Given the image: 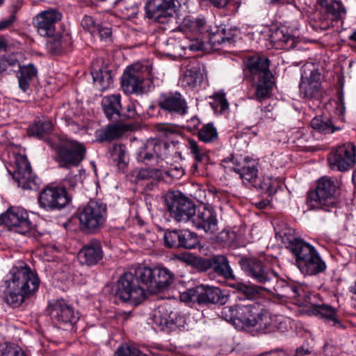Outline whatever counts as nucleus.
Returning <instances> with one entry per match:
<instances>
[{"mask_svg":"<svg viewBox=\"0 0 356 356\" xmlns=\"http://www.w3.org/2000/svg\"><path fill=\"white\" fill-rule=\"evenodd\" d=\"M193 264L199 271L206 272L212 269V257L209 258L195 257L193 259Z\"/></svg>","mask_w":356,"mask_h":356,"instance_id":"obj_49","label":"nucleus"},{"mask_svg":"<svg viewBox=\"0 0 356 356\" xmlns=\"http://www.w3.org/2000/svg\"><path fill=\"white\" fill-rule=\"evenodd\" d=\"M0 226L10 231L36 238L38 232L28 213L21 207H11L0 214Z\"/></svg>","mask_w":356,"mask_h":356,"instance_id":"obj_6","label":"nucleus"},{"mask_svg":"<svg viewBox=\"0 0 356 356\" xmlns=\"http://www.w3.org/2000/svg\"><path fill=\"white\" fill-rule=\"evenodd\" d=\"M272 39L276 42H282L287 43L290 40H293L292 36L289 33L288 30L285 28L277 29L271 35Z\"/></svg>","mask_w":356,"mask_h":356,"instance_id":"obj_50","label":"nucleus"},{"mask_svg":"<svg viewBox=\"0 0 356 356\" xmlns=\"http://www.w3.org/2000/svg\"><path fill=\"white\" fill-rule=\"evenodd\" d=\"M333 20L321 8L314 13L311 26L316 32L326 31L333 26Z\"/></svg>","mask_w":356,"mask_h":356,"instance_id":"obj_34","label":"nucleus"},{"mask_svg":"<svg viewBox=\"0 0 356 356\" xmlns=\"http://www.w3.org/2000/svg\"><path fill=\"white\" fill-rule=\"evenodd\" d=\"M356 161V146L354 143H347L338 147L328 156L330 166L339 171H347Z\"/></svg>","mask_w":356,"mask_h":356,"instance_id":"obj_14","label":"nucleus"},{"mask_svg":"<svg viewBox=\"0 0 356 356\" xmlns=\"http://www.w3.org/2000/svg\"><path fill=\"white\" fill-rule=\"evenodd\" d=\"M159 131L163 133L165 135L173 134L175 131V127L171 124H161L157 127Z\"/></svg>","mask_w":356,"mask_h":356,"instance_id":"obj_62","label":"nucleus"},{"mask_svg":"<svg viewBox=\"0 0 356 356\" xmlns=\"http://www.w3.org/2000/svg\"><path fill=\"white\" fill-rule=\"evenodd\" d=\"M199 243V239L197 234L189 231L188 229H183L182 242L181 248L193 249L197 247Z\"/></svg>","mask_w":356,"mask_h":356,"instance_id":"obj_45","label":"nucleus"},{"mask_svg":"<svg viewBox=\"0 0 356 356\" xmlns=\"http://www.w3.org/2000/svg\"><path fill=\"white\" fill-rule=\"evenodd\" d=\"M322 9L334 22L341 19L346 14V8L342 3L336 0L330 1V3Z\"/></svg>","mask_w":356,"mask_h":356,"instance_id":"obj_37","label":"nucleus"},{"mask_svg":"<svg viewBox=\"0 0 356 356\" xmlns=\"http://www.w3.org/2000/svg\"><path fill=\"white\" fill-rule=\"evenodd\" d=\"M127 127L124 124H111L106 127L104 131V136L107 140H113L122 136L127 131Z\"/></svg>","mask_w":356,"mask_h":356,"instance_id":"obj_44","label":"nucleus"},{"mask_svg":"<svg viewBox=\"0 0 356 356\" xmlns=\"http://www.w3.org/2000/svg\"><path fill=\"white\" fill-rule=\"evenodd\" d=\"M93 35H97L101 40H107L111 35V30L109 27L98 24L95 33Z\"/></svg>","mask_w":356,"mask_h":356,"instance_id":"obj_56","label":"nucleus"},{"mask_svg":"<svg viewBox=\"0 0 356 356\" xmlns=\"http://www.w3.org/2000/svg\"><path fill=\"white\" fill-rule=\"evenodd\" d=\"M79 228L85 233L97 232L104 227L107 218L106 204L99 200H90L77 210Z\"/></svg>","mask_w":356,"mask_h":356,"instance_id":"obj_5","label":"nucleus"},{"mask_svg":"<svg viewBox=\"0 0 356 356\" xmlns=\"http://www.w3.org/2000/svg\"><path fill=\"white\" fill-rule=\"evenodd\" d=\"M289 287L290 289L289 293L286 298H295L300 296V291H302L300 287L296 286L294 284H289Z\"/></svg>","mask_w":356,"mask_h":356,"instance_id":"obj_64","label":"nucleus"},{"mask_svg":"<svg viewBox=\"0 0 356 356\" xmlns=\"http://www.w3.org/2000/svg\"><path fill=\"white\" fill-rule=\"evenodd\" d=\"M55 152V161L59 167L70 168L79 165L85 158L86 149L76 140L66 139L56 145Z\"/></svg>","mask_w":356,"mask_h":356,"instance_id":"obj_9","label":"nucleus"},{"mask_svg":"<svg viewBox=\"0 0 356 356\" xmlns=\"http://www.w3.org/2000/svg\"><path fill=\"white\" fill-rule=\"evenodd\" d=\"M186 25L188 26L192 31L197 33L198 32H200L202 29L204 27V21L203 19H198L186 22Z\"/></svg>","mask_w":356,"mask_h":356,"instance_id":"obj_57","label":"nucleus"},{"mask_svg":"<svg viewBox=\"0 0 356 356\" xmlns=\"http://www.w3.org/2000/svg\"><path fill=\"white\" fill-rule=\"evenodd\" d=\"M134 173L136 174V179L137 181L159 180L162 178L161 170L156 168H141L136 170Z\"/></svg>","mask_w":356,"mask_h":356,"instance_id":"obj_43","label":"nucleus"},{"mask_svg":"<svg viewBox=\"0 0 356 356\" xmlns=\"http://www.w3.org/2000/svg\"><path fill=\"white\" fill-rule=\"evenodd\" d=\"M245 273L262 286H271L277 280V273L257 259L243 258L239 261Z\"/></svg>","mask_w":356,"mask_h":356,"instance_id":"obj_11","label":"nucleus"},{"mask_svg":"<svg viewBox=\"0 0 356 356\" xmlns=\"http://www.w3.org/2000/svg\"><path fill=\"white\" fill-rule=\"evenodd\" d=\"M143 67L135 64L128 67L122 75L121 83L123 90L127 94H143L147 92Z\"/></svg>","mask_w":356,"mask_h":356,"instance_id":"obj_13","label":"nucleus"},{"mask_svg":"<svg viewBox=\"0 0 356 356\" xmlns=\"http://www.w3.org/2000/svg\"><path fill=\"white\" fill-rule=\"evenodd\" d=\"M264 334L271 333L277 330H283L282 317L272 316L267 312L257 313L251 327Z\"/></svg>","mask_w":356,"mask_h":356,"instance_id":"obj_22","label":"nucleus"},{"mask_svg":"<svg viewBox=\"0 0 356 356\" xmlns=\"http://www.w3.org/2000/svg\"><path fill=\"white\" fill-rule=\"evenodd\" d=\"M52 123L49 120L38 121L34 123L29 128V134L39 138L44 137L51 133Z\"/></svg>","mask_w":356,"mask_h":356,"instance_id":"obj_40","label":"nucleus"},{"mask_svg":"<svg viewBox=\"0 0 356 356\" xmlns=\"http://www.w3.org/2000/svg\"><path fill=\"white\" fill-rule=\"evenodd\" d=\"M202 80V74L197 63H195L187 68L179 79L181 86L186 88H194Z\"/></svg>","mask_w":356,"mask_h":356,"instance_id":"obj_30","label":"nucleus"},{"mask_svg":"<svg viewBox=\"0 0 356 356\" xmlns=\"http://www.w3.org/2000/svg\"><path fill=\"white\" fill-rule=\"evenodd\" d=\"M275 229V236L282 243L288 244L300 272L307 275H316L324 272L327 266L316 248L303 239L294 236L293 229L285 226Z\"/></svg>","mask_w":356,"mask_h":356,"instance_id":"obj_1","label":"nucleus"},{"mask_svg":"<svg viewBox=\"0 0 356 356\" xmlns=\"http://www.w3.org/2000/svg\"><path fill=\"white\" fill-rule=\"evenodd\" d=\"M6 282L10 289L7 302L13 307L20 305L25 297L35 293L40 285L37 273L27 266L13 268Z\"/></svg>","mask_w":356,"mask_h":356,"instance_id":"obj_3","label":"nucleus"},{"mask_svg":"<svg viewBox=\"0 0 356 356\" xmlns=\"http://www.w3.org/2000/svg\"><path fill=\"white\" fill-rule=\"evenodd\" d=\"M13 178L24 190H36L38 187V179L32 172L26 156H19L16 159Z\"/></svg>","mask_w":356,"mask_h":356,"instance_id":"obj_16","label":"nucleus"},{"mask_svg":"<svg viewBox=\"0 0 356 356\" xmlns=\"http://www.w3.org/2000/svg\"><path fill=\"white\" fill-rule=\"evenodd\" d=\"M70 201L64 188L47 187L39 195L38 203L46 211L60 209Z\"/></svg>","mask_w":356,"mask_h":356,"instance_id":"obj_15","label":"nucleus"},{"mask_svg":"<svg viewBox=\"0 0 356 356\" xmlns=\"http://www.w3.org/2000/svg\"><path fill=\"white\" fill-rule=\"evenodd\" d=\"M257 311V307L253 305H236L234 325L238 330L250 329Z\"/></svg>","mask_w":356,"mask_h":356,"instance_id":"obj_27","label":"nucleus"},{"mask_svg":"<svg viewBox=\"0 0 356 356\" xmlns=\"http://www.w3.org/2000/svg\"><path fill=\"white\" fill-rule=\"evenodd\" d=\"M159 107L171 114L183 115L187 113L188 105L185 99L179 92L163 95L159 100Z\"/></svg>","mask_w":356,"mask_h":356,"instance_id":"obj_26","label":"nucleus"},{"mask_svg":"<svg viewBox=\"0 0 356 356\" xmlns=\"http://www.w3.org/2000/svg\"><path fill=\"white\" fill-rule=\"evenodd\" d=\"M236 305L230 306V307H225L222 308L221 312V315L222 318L232 323L234 325V313H235Z\"/></svg>","mask_w":356,"mask_h":356,"instance_id":"obj_54","label":"nucleus"},{"mask_svg":"<svg viewBox=\"0 0 356 356\" xmlns=\"http://www.w3.org/2000/svg\"><path fill=\"white\" fill-rule=\"evenodd\" d=\"M61 18L62 14L58 10L49 9L36 15L34 18V24L41 36L52 38L56 31L55 24Z\"/></svg>","mask_w":356,"mask_h":356,"instance_id":"obj_17","label":"nucleus"},{"mask_svg":"<svg viewBox=\"0 0 356 356\" xmlns=\"http://www.w3.org/2000/svg\"><path fill=\"white\" fill-rule=\"evenodd\" d=\"M198 138L205 143L216 142L218 138L216 128L212 123H208L202 126L198 131Z\"/></svg>","mask_w":356,"mask_h":356,"instance_id":"obj_39","label":"nucleus"},{"mask_svg":"<svg viewBox=\"0 0 356 356\" xmlns=\"http://www.w3.org/2000/svg\"><path fill=\"white\" fill-rule=\"evenodd\" d=\"M49 49L55 54L59 53L63 49V42L60 37L51 39L48 42Z\"/></svg>","mask_w":356,"mask_h":356,"instance_id":"obj_55","label":"nucleus"},{"mask_svg":"<svg viewBox=\"0 0 356 356\" xmlns=\"http://www.w3.org/2000/svg\"><path fill=\"white\" fill-rule=\"evenodd\" d=\"M0 356H24V353L16 348L6 347L0 353Z\"/></svg>","mask_w":356,"mask_h":356,"instance_id":"obj_60","label":"nucleus"},{"mask_svg":"<svg viewBox=\"0 0 356 356\" xmlns=\"http://www.w3.org/2000/svg\"><path fill=\"white\" fill-rule=\"evenodd\" d=\"M152 320L158 328L165 332H170L181 325L179 323L181 318L168 305L159 306L154 312Z\"/></svg>","mask_w":356,"mask_h":356,"instance_id":"obj_18","label":"nucleus"},{"mask_svg":"<svg viewBox=\"0 0 356 356\" xmlns=\"http://www.w3.org/2000/svg\"><path fill=\"white\" fill-rule=\"evenodd\" d=\"M104 252L100 241L91 240L79 250L78 259L81 264L88 266H94L102 259Z\"/></svg>","mask_w":356,"mask_h":356,"instance_id":"obj_25","label":"nucleus"},{"mask_svg":"<svg viewBox=\"0 0 356 356\" xmlns=\"http://www.w3.org/2000/svg\"><path fill=\"white\" fill-rule=\"evenodd\" d=\"M166 174L170 177L174 178H179L184 175V170L181 167L175 166L174 168H171L170 169H169L166 172Z\"/></svg>","mask_w":356,"mask_h":356,"instance_id":"obj_63","label":"nucleus"},{"mask_svg":"<svg viewBox=\"0 0 356 356\" xmlns=\"http://www.w3.org/2000/svg\"><path fill=\"white\" fill-rule=\"evenodd\" d=\"M183 229H172L165 232L163 235L164 245L170 248H181Z\"/></svg>","mask_w":356,"mask_h":356,"instance_id":"obj_38","label":"nucleus"},{"mask_svg":"<svg viewBox=\"0 0 356 356\" xmlns=\"http://www.w3.org/2000/svg\"><path fill=\"white\" fill-rule=\"evenodd\" d=\"M82 27L88 31L92 35H94L96 31L97 24L94 19L90 16H85L81 22Z\"/></svg>","mask_w":356,"mask_h":356,"instance_id":"obj_52","label":"nucleus"},{"mask_svg":"<svg viewBox=\"0 0 356 356\" xmlns=\"http://www.w3.org/2000/svg\"><path fill=\"white\" fill-rule=\"evenodd\" d=\"M209 40L212 45H216V44H222L225 42L230 43L233 41V38L222 36V30H221L220 31L213 33Z\"/></svg>","mask_w":356,"mask_h":356,"instance_id":"obj_53","label":"nucleus"},{"mask_svg":"<svg viewBox=\"0 0 356 356\" xmlns=\"http://www.w3.org/2000/svg\"><path fill=\"white\" fill-rule=\"evenodd\" d=\"M187 147L190 149L191 153L193 155L196 161L203 162L207 159L206 151L201 148L195 140L189 139L188 140Z\"/></svg>","mask_w":356,"mask_h":356,"instance_id":"obj_46","label":"nucleus"},{"mask_svg":"<svg viewBox=\"0 0 356 356\" xmlns=\"http://www.w3.org/2000/svg\"><path fill=\"white\" fill-rule=\"evenodd\" d=\"M165 202L170 217L175 221L180 222L192 220L196 208L188 197L180 193L170 192L166 194Z\"/></svg>","mask_w":356,"mask_h":356,"instance_id":"obj_10","label":"nucleus"},{"mask_svg":"<svg viewBox=\"0 0 356 356\" xmlns=\"http://www.w3.org/2000/svg\"><path fill=\"white\" fill-rule=\"evenodd\" d=\"M310 124L314 130L323 134H331L339 129V128L336 127L333 124L330 118L326 116H318L314 118L312 120Z\"/></svg>","mask_w":356,"mask_h":356,"instance_id":"obj_35","label":"nucleus"},{"mask_svg":"<svg viewBox=\"0 0 356 356\" xmlns=\"http://www.w3.org/2000/svg\"><path fill=\"white\" fill-rule=\"evenodd\" d=\"M316 309L317 314L327 321L333 323L334 325L340 323L337 318V310L334 307L327 305H317Z\"/></svg>","mask_w":356,"mask_h":356,"instance_id":"obj_42","label":"nucleus"},{"mask_svg":"<svg viewBox=\"0 0 356 356\" xmlns=\"http://www.w3.org/2000/svg\"><path fill=\"white\" fill-rule=\"evenodd\" d=\"M244 79L253 83L255 91L252 99L261 101L268 98L274 85L273 75L269 70V60L258 55L247 57L244 61Z\"/></svg>","mask_w":356,"mask_h":356,"instance_id":"obj_2","label":"nucleus"},{"mask_svg":"<svg viewBox=\"0 0 356 356\" xmlns=\"http://www.w3.org/2000/svg\"><path fill=\"white\" fill-rule=\"evenodd\" d=\"M204 47V43L201 40L198 38L191 39L189 43L184 47V49H188L191 51H197L202 50Z\"/></svg>","mask_w":356,"mask_h":356,"instance_id":"obj_58","label":"nucleus"},{"mask_svg":"<svg viewBox=\"0 0 356 356\" xmlns=\"http://www.w3.org/2000/svg\"><path fill=\"white\" fill-rule=\"evenodd\" d=\"M18 66L20 67L19 63L14 55H10L7 57H0V70L1 72L6 70L8 67Z\"/></svg>","mask_w":356,"mask_h":356,"instance_id":"obj_51","label":"nucleus"},{"mask_svg":"<svg viewBox=\"0 0 356 356\" xmlns=\"http://www.w3.org/2000/svg\"><path fill=\"white\" fill-rule=\"evenodd\" d=\"M216 101L220 107V111H223L229 108V103L225 98L224 93H218L216 95Z\"/></svg>","mask_w":356,"mask_h":356,"instance_id":"obj_61","label":"nucleus"},{"mask_svg":"<svg viewBox=\"0 0 356 356\" xmlns=\"http://www.w3.org/2000/svg\"><path fill=\"white\" fill-rule=\"evenodd\" d=\"M272 289L270 291H274L275 294L279 298H286L287 295H289V291L290 290L289 286V284L287 283L284 280L279 279L278 275L277 274V280L275 281L273 284Z\"/></svg>","mask_w":356,"mask_h":356,"instance_id":"obj_47","label":"nucleus"},{"mask_svg":"<svg viewBox=\"0 0 356 356\" xmlns=\"http://www.w3.org/2000/svg\"><path fill=\"white\" fill-rule=\"evenodd\" d=\"M169 145L156 139H149L137 154L139 162L149 163L150 161L161 158L167 154Z\"/></svg>","mask_w":356,"mask_h":356,"instance_id":"obj_23","label":"nucleus"},{"mask_svg":"<svg viewBox=\"0 0 356 356\" xmlns=\"http://www.w3.org/2000/svg\"><path fill=\"white\" fill-rule=\"evenodd\" d=\"M191 221L197 229L202 230L207 234H214L218 230L216 213L212 207H199Z\"/></svg>","mask_w":356,"mask_h":356,"instance_id":"obj_20","label":"nucleus"},{"mask_svg":"<svg viewBox=\"0 0 356 356\" xmlns=\"http://www.w3.org/2000/svg\"><path fill=\"white\" fill-rule=\"evenodd\" d=\"M48 314L51 319L60 324H75L79 318V314L74 312L71 305L64 300H59L49 305Z\"/></svg>","mask_w":356,"mask_h":356,"instance_id":"obj_19","label":"nucleus"},{"mask_svg":"<svg viewBox=\"0 0 356 356\" xmlns=\"http://www.w3.org/2000/svg\"><path fill=\"white\" fill-rule=\"evenodd\" d=\"M184 302H193L198 305L222 304L224 296L218 287L200 284L188 289L180 296Z\"/></svg>","mask_w":356,"mask_h":356,"instance_id":"obj_12","label":"nucleus"},{"mask_svg":"<svg viewBox=\"0 0 356 356\" xmlns=\"http://www.w3.org/2000/svg\"><path fill=\"white\" fill-rule=\"evenodd\" d=\"M271 178L265 177L261 179V177H258L257 179L252 184L255 188H258L266 192L268 191V186H270Z\"/></svg>","mask_w":356,"mask_h":356,"instance_id":"obj_59","label":"nucleus"},{"mask_svg":"<svg viewBox=\"0 0 356 356\" xmlns=\"http://www.w3.org/2000/svg\"><path fill=\"white\" fill-rule=\"evenodd\" d=\"M110 159L119 169H122L126 165V149L122 145H115L110 150Z\"/></svg>","mask_w":356,"mask_h":356,"instance_id":"obj_41","label":"nucleus"},{"mask_svg":"<svg viewBox=\"0 0 356 356\" xmlns=\"http://www.w3.org/2000/svg\"><path fill=\"white\" fill-rule=\"evenodd\" d=\"M212 270L225 279H234V275L227 258L223 254L212 256Z\"/></svg>","mask_w":356,"mask_h":356,"instance_id":"obj_31","label":"nucleus"},{"mask_svg":"<svg viewBox=\"0 0 356 356\" xmlns=\"http://www.w3.org/2000/svg\"><path fill=\"white\" fill-rule=\"evenodd\" d=\"M175 0H150L146 6V12L150 19L164 23L165 18L175 12Z\"/></svg>","mask_w":356,"mask_h":356,"instance_id":"obj_21","label":"nucleus"},{"mask_svg":"<svg viewBox=\"0 0 356 356\" xmlns=\"http://www.w3.org/2000/svg\"><path fill=\"white\" fill-rule=\"evenodd\" d=\"M136 275L151 293H156L168 288L173 282L174 275L167 268L140 266L136 269Z\"/></svg>","mask_w":356,"mask_h":356,"instance_id":"obj_8","label":"nucleus"},{"mask_svg":"<svg viewBox=\"0 0 356 356\" xmlns=\"http://www.w3.org/2000/svg\"><path fill=\"white\" fill-rule=\"evenodd\" d=\"M94 83L100 90H104L113 83L112 72L108 70L99 69L91 72Z\"/></svg>","mask_w":356,"mask_h":356,"instance_id":"obj_36","label":"nucleus"},{"mask_svg":"<svg viewBox=\"0 0 356 356\" xmlns=\"http://www.w3.org/2000/svg\"><path fill=\"white\" fill-rule=\"evenodd\" d=\"M225 163L232 162L234 166L232 170L238 174L243 180H245L253 184L259 177L257 163L250 161L248 158H245L242 162L235 159L233 155H231L223 159Z\"/></svg>","mask_w":356,"mask_h":356,"instance_id":"obj_24","label":"nucleus"},{"mask_svg":"<svg viewBox=\"0 0 356 356\" xmlns=\"http://www.w3.org/2000/svg\"><path fill=\"white\" fill-rule=\"evenodd\" d=\"M38 70L33 64L22 66L19 67L17 74L19 88L26 92L30 86V83L37 75Z\"/></svg>","mask_w":356,"mask_h":356,"instance_id":"obj_32","label":"nucleus"},{"mask_svg":"<svg viewBox=\"0 0 356 356\" xmlns=\"http://www.w3.org/2000/svg\"><path fill=\"white\" fill-rule=\"evenodd\" d=\"M300 91L305 97L312 99L318 96L321 90V74L316 71H312L309 76H302L300 83Z\"/></svg>","mask_w":356,"mask_h":356,"instance_id":"obj_28","label":"nucleus"},{"mask_svg":"<svg viewBox=\"0 0 356 356\" xmlns=\"http://www.w3.org/2000/svg\"><path fill=\"white\" fill-rule=\"evenodd\" d=\"M114 356H146L132 345L124 343L117 348Z\"/></svg>","mask_w":356,"mask_h":356,"instance_id":"obj_48","label":"nucleus"},{"mask_svg":"<svg viewBox=\"0 0 356 356\" xmlns=\"http://www.w3.org/2000/svg\"><path fill=\"white\" fill-rule=\"evenodd\" d=\"M339 194V184L335 178L323 177L315 190L308 194L307 204L311 209L330 211L336 207Z\"/></svg>","mask_w":356,"mask_h":356,"instance_id":"obj_4","label":"nucleus"},{"mask_svg":"<svg viewBox=\"0 0 356 356\" xmlns=\"http://www.w3.org/2000/svg\"><path fill=\"white\" fill-rule=\"evenodd\" d=\"M120 99L121 96L119 94L106 96L102 99L103 111L109 120H118L123 116L120 113L122 108Z\"/></svg>","mask_w":356,"mask_h":356,"instance_id":"obj_29","label":"nucleus"},{"mask_svg":"<svg viewBox=\"0 0 356 356\" xmlns=\"http://www.w3.org/2000/svg\"><path fill=\"white\" fill-rule=\"evenodd\" d=\"M230 286L244 295L247 299L255 298L257 296L262 294L264 291H270V289L265 286L255 284H245L237 282L230 284Z\"/></svg>","mask_w":356,"mask_h":356,"instance_id":"obj_33","label":"nucleus"},{"mask_svg":"<svg viewBox=\"0 0 356 356\" xmlns=\"http://www.w3.org/2000/svg\"><path fill=\"white\" fill-rule=\"evenodd\" d=\"M136 275L124 273L115 284V294L122 301L138 305L147 298L145 291L139 285Z\"/></svg>","mask_w":356,"mask_h":356,"instance_id":"obj_7","label":"nucleus"}]
</instances>
